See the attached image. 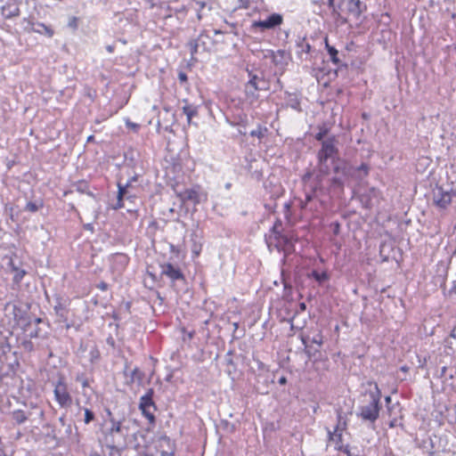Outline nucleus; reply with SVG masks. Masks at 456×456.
I'll return each mask as SVG.
<instances>
[{
	"label": "nucleus",
	"mask_w": 456,
	"mask_h": 456,
	"mask_svg": "<svg viewBox=\"0 0 456 456\" xmlns=\"http://www.w3.org/2000/svg\"><path fill=\"white\" fill-rule=\"evenodd\" d=\"M307 340H308V338H302V343L305 345V346H307Z\"/></svg>",
	"instance_id": "nucleus-46"
},
{
	"label": "nucleus",
	"mask_w": 456,
	"mask_h": 456,
	"mask_svg": "<svg viewBox=\"0 0 456 456\" xmlns=\"http://www.w3.org/2000/svg\"><path fill=\"white\" fill-rule=\"evenodd\" d=\"M249 79L246 86H248L249 88L253 87L254 89H267V83L263 78L256 75H253L251 72L248 73Z\"/></svg>",
	"instance_id": "nucleus-18"
},
{
	"label": "nucleus",
	"mask_w": 456,
	"mask_h": 456,
	"mask_svg": "<svg viewBox=\"0 0 456 456\" xmlns=\"http://www.w3.org/2000/svg\"><path fill=\"white\" fill-rule=\"evenodd\" d=\"M346 420L342 416L341 411H338V423L334 428V431H328L330 440H334L335 438H338V441H341L342 432L346 429Z\"/></svg>",
	"instance_id": "nucleus-15"
},
{
	"label": "nucleus",
	"mask_w": 456,
	"mask_h": 456,
	"mask_svg": "<svg viewBox=\"0 0 456 456\" xmlns=\"http://www.w3.org/2000/svg\"><path fill=\"white\" fill-rule=\"evenodd\" d=\"M268 132V129L266 127H263L261 126H258V127L255 130H252L250 132V135L254 137H257L258 139L264 138Z\"/></svg>",
	"instance_id": "nucleus-29"
},
{
	"label": "nucleus",
	"mask_w": 456,
	"mask_h": 456,
	"mask_svg": "<svg viewBox=\"0 0 456 456\" xmlns=\"http://www.w3.org/2000/svg\"><path fill=\"white\" fill-rule=\"evenodd\" d=\"M452 196H456V191H453V188L451 191H444L442 188H437L434 192V202L439 208H445L451 204Z\"/></svg>",
	"instance_id": "nucleus-12"
},
{
	"label": "nucleus",
	"mask_w": 456,
	"mask_h": 456,
	"mask_svg": "<svg viewBox=\"0 0 456 456\" xmlns=\"http://www.w3.org/2000/svg\"><path fill=\"white\" fill-rule=\"evenodd\" d=\"M343 182L338 177L327 179L322 188L319 187L318 178L314 177L309 189H305V200L297 199L298 207L302 215L310 214L312 217H318L323 210V201L320 196L327 193L332 187H342Z\"/></svg>",
	"instance_id": "nucleus-1"
},
{
	"label": "nucleus",
	"mask_w": 456,
	"mask_h": 456,
	"mask_svg": "<svg viewBox=\"0 0 456 456\" xmlns=\"http://www.w3.org/2000/svg\"><path fill=\"white\" fill-rule=\"evenodd\" d=\"M276 224L273 225L272 234L269 236L267 240L268 246L274 245L278 250H282L285 253H290L294 250V240L292 237L281 234L276 231Z\"/></svg>",
	"instance_id": "nucleus-7"
},
{
	"label": "nucleus",
	"mask_w": 456,
	"mask_h": 456,
	"mask_svg": "<svg viewBox=\"0 0 456 456\" xmlns=\"http://www.w3.org/2000/svg\"><path fill=\"white\" fill-rule=\"evenodd\" d=\"M450 336L456 338V326L452 330Z\"/></svg>",
	"instance_id": "nucleus-43"
},
{
	"label": "nucleus",
	"mask_w": 456,
	"mask_h": 456,
	"mask_svg": "<svg viewBox=\"0 0 456 456\" xmlns=\"http://www.w3.org/2000/svg\"><path fill=\"white\" fill-rule=\"evenodd\" d=\"M381 198L380 191L374 187L368 189L364 193L361 194L360 200L365 208H371L379 204Z\"/></svg>",
	"instance_id": "nucleus-11"
},
{
	"label": "nucleus",
	"mask_w": 456,
	"mask_h": 456,
	"mask_svg": "<svg viewBox=\"0 0 456 456\" xmlns=\"http://www.w3.org/2000/svg\"><path fill=\"white\" fill-rule=\"evenodd\" d=\"M335 142V138L331 137L322 141V148L318 152L319 169L314 176L318 178L319 181L318 188H322L324 182L327 179H330L329 177L330 167L327 165V160L330 159L333 160L338 154V149L336 148Z\"/></svg>",
	"instance_id": "nucleus-2"
},
{
	"label": "nucleus",
	"mask_w": 456,
	"mask_h": 456,
	"mask_svg": "<svg viewBox=\"0 0 456 456\" xmlns=\"http://www.w3.org/2000/svg\"><path fill=\"white\" fill-rule=\"evenodd\" d=\"M312 342L317 344L318 346L322 345V336L321 333H318L312 338Z\"/></svg>",
	"instance_id": "nucleus-35"
},
{
	"label": "nucleus",
	"mask_w": 456,
	"mask_h": 456,
	"mask_svg": "<svg viewBox=\"0 0 456 456\" xmlns=\"http://www.w3.org/2000/svg\"><path fill=\"white\" fill-rule=\"evenodd\" d=\"M326 134V131H320L318 134H316L315 135V139L317 141H324L323 138Z\"/></svg>",
	"instance_id": "nucleus-39"
},
{
	"label": "nucleus",
	"mask_w": 456,
	"mask_h": 456,
	"mask_svg": "<svg viewBox=\"0 0 456 456\" xmlns=\"http://www.w3.org/2000/svg\"><path fill=\"white\" fill-rule=\"evenodd\" d=\"M86 228H87V229H91V228H92L91 224H87V225H86Z\"/></svg>",
	"instance_id": "nucleus-55"
},
{
	"label": "nucleus",
	"mask_w": 456,
	"mask_h": 456,
	"mask_svg": "<svg viewBox=\"0 0 456 456\" xmlns=\"http://www.w3.org/2000/svg\"><path fill=\"white\" fill-rule=\"evenodd\" d=\"M9 308H12L14 321L17 323H20V322L23 319L22 310L17 305L8 303L5 306V309L7 310Z\"/></svg>",
	"instance_id": "nucleus-23"
},
{
	"label": "nucleus",
	"mask_w": 456,
	"mask_h": 456,
	"mask_svg": "<svg viewBox=\"0 0 456 456\" xmlns=\"http://www.w3.org/2000/svg\"><path fill=\"white\" fill-rule=\"evenodd\" d=\"M24 275H25V271H22V270L21 271H18L16 273V274L14 275V280L16 281H20L23 278Z\"/></svg>",
	"instance_id": "nucleus-37"
},
{
	"label": "nucleus",
	"mask_w": 456,
	"mask_h": 456,
	"mask_svg": "<svg viewBox=\"0 0 456 456\" xmlns=\"http://www.w3.org/2000/svg\"><path fill=\"white\" fill-rule=\"evenodd\" d=\"M183 102H184L183 112L186 115L188 124H191L192 118L198 116L199 108L196 105L189 103L187 100H183Z\"/></svg>",
	"instance_id": "nucleus-19"
},
{
	"label": "nucleus",
	"mask_w": 456,
	"mask_h": 456,
	"mask_svg": "<svg viewBox=\"0 0 456 456\" xmlns=\"http://www.w3.org/2000/svg\"><path fill=\"white\" fill-rule=\"evenodd\" d=\"M70 26H73V27H77V19L76 18H73V21L70 22L69 24Z\"/></svg>",
	"instance_id": "nucleus-45"
},
{
	"label": "nucleus",
	"mask_w": 456,
	"mask_h": 456,
	"mask_svg": "<svg viewBox=\"0 0 456 456\" xmlns=\"http://www.w3.org/2000/svg\"><path fill=\"white\" fill-rule=\"evenodd\" d=\"M201 248H202V246L201 244L200 243H197V242H193L192 246H191V253L194 256H199L200 252H201Z\"/></svg>",
	"instance_id": "nucleus-32"
},
{
	"label": "nucleus",
	"mask_w": 456,
	"mask_h": 456,
	"mask_svg": "<svg viewBox=\"0 0 456 456\" xmlns=\"http://www.w3.org/2000/svg\"><path fill=\"white\" fill-rule=\"evenodd\" d=\"M282 16L279 13H273L267 17L265 20L254 21L252 23V28H260L261 31L266 29H273L282 23Z\"/></svg>",
	"instance_id": "nucleus-10"
},
{
	"label": "nucleus",
	"mask_w": 456,
	"mask_h": 456,
	"mask_svg": "<svg viewBox=\"0 0 456 456\" xmlns=\"http://www.w3.org/2000/svg\"><path fill=\"white\" fill-rule=\"evenodd\" d=\"M260 90L261 89H254L253 87L249 88L248 86H245L246 101L250 105H253L257 102L259 97L257 92Z\"/></svg>",
	"instance_id": "nucleus-22"
},
{
	"label": "nucleus",
	"mask_w": 456,
	"mask_h": 456,
	"mask_svg": "<svg viewBox=\"0 0 456 456\" xmlns=\"http://www.w3.org/2000/svg\"><path fill=\"white\" fill-rule=\"evenodd\" d=\"M118 201L115 206L116 209L122 208L124 207L123 200L125 198L129 199V197L126 196L128 183H126V185H122L121 183H118Z\"/></svg>",
	"instance_id": "nucleus-21"
},
{
	"label": "nucleus",
	"mask_w": 456,
	"mask_h": 456,
	"mask_svg": "<svg viewBox=\"0 0 456 456\" xmlns=\"http://www.w3.org/2000/svg\"><path fill=\"white\" fill-rule=\"evenodd\" d=\"M452 188H453V191H456V178H455V181L452 182Z\"/></svg>",
	"instance_id": "nucleus-47"
},
{
	"label": "nucleus",
	"mask_w": 456,
	"mask_h": 456,
	"mask_svg": "<svg viewBox=\"0 0 456 456\" xmlns=\"http://www.w3.org/2000/svg\"><path fill=\"white\" fill-rule=\"evenodd\" d=\"M53 395L61 408H69L72 405L73 399L63 378H60L54 383Z\"/></svg>",
	"instance_id": "nucleus-8"
},
{
	"label": "nucleus",
	"mask_w": 456,
	"mask_h": 456,
	"mask_svg": "<svg viewBox=\"0 0 456 456\" xmlns=\"http://www.w3.org/2000/svg\"><path fill=\"white\" fill-rule=\"evenodd\" d=\"M305 50H306V52H308L310 50V45L308 44H306V45H305Z\"/></svg>",
	"instance_id": "nucleus-51"
},
{
	"label": "nucleus",
	"mask_w": 456,
	"mask_h": 456,
	"mask_svg": "<svg viewBox=\"0 0 456 456\" xmlns=\"http://www.w3.org/2000/svg\"><path fill=\"white\" fill-rule=\"evenodd\" d=\"M309 177V174L305 175L304 177H303V180L305 181V179Z\"/></svg>",
	"instance_id": "nucleus-53"
},
{
	"label": "nucleus",
	"mask_w": 456,
	"mask_h": 456,
	"mask_svg": "<svg viewBox=\"0 0 456 456\" xmlns=\"http://www.w3.org/2000/svg\"><path fill=\"white\" fill-rule=\"evenodd\" d=\"M41 322V319H37V322Z\"/></svg>",
	"instance_id": "nucleus-56"
},
{
	"label": "nucleus",
	"mask_w": 456,
	"mask_h": 456,
	"mask_svg": "<svg viewBox=\"0 0 456 456\" xmlns=\"http://www.w3.org/2000/svg\"><path fill=\"white\" fill-rule=\"evenodd\" d=\"M179 197L182 201H190L195 205L207 200V193H205L200 186L184 190L179 193Z\"/></svg>",
	"instance_id": "nucleus-9"
},
{
	"label": "nucleus",
	"mask_w": 456,
	"mask_h": 456,
	"mask_svg": "<svg viewBox=\"0 0 456 456\" xmlns=\"http://www.w3.org/2000/svg\"><path fill=\"white\" fill-rule=\"evenodd\" d=\"M97 288L100 289L101 290H107L108 289V284L104 281H102L100 282L98 285H97Z\"/></svg>",
	"instance_id": "nucleus-40"
},
{
	"label": "nucleus",
	"mask_w": 456,
	"mask_h": 456,
	"mask_svg": "<svg viewBox=\"0 0 456 456\" xmlns=\"http://www.w3.org/2000/svg\"><path fill=\"white\" fill-rule=\"evenodd\" d=\"M32 30L40 34L45 33L50 37L53 36V30L42 22H37L36 28H33Z\"/></svg>",
	"instance_id": "nucleus-24"
},
{
	"label": "nucleus",
	"mask_w": 456,
	"mask_h": 456,
	"mask_svg": "<svg viewBox=\"0 0 456 456\" xmlns=\"http://www.w3.org/2000/svg\"><path fill=\"white\" fill-rule=\"evenodd\" d=\"M428 456H432V454L428 455Z\"/></svg>",
	"instance_id": "nucleus-57"
},
{
	"label": "nucleus",
	"mask_w": 456,
	"mask_h": 456,
	"mask_svg": "<svg viewBox=\"0 0 456 456\" xmlns=\"http://www.w3.org/2000/svg\"><path fill=\"white\" fill-rule=\"evenodd\" d=\"M126 125L128 128H131V129H134V130H137L139 128V125L138 124H135V123H133L132 121H130L129 119H127L126 121Z\"/></svg>",
	"instance_id": "nucleus-36"
},
{
	"label": "nucleus",
	"mask_w": 456,
	"mask_h": 456,
	"mask_svg": "<svg viewBox=\"0 0 456 456\" xmlns=\"http://www.w3.org/2000/svg\"><path fill=\"white\" fill-rule=\"evenodd\" d=\"M59 420H60L61 423H63V422H64V418H63V417H61V418H60V419H59Z\"/></svg>",
	"instance_id": "nucleus-54"
},
{
	"label": "nucleus",
	"mask_w": 456,
	"mask_h": 456,
	"mask_svg": "<svg viewBox=\"0 0 456 456\" xmlns=\"http://www.w3.org/2000/svg\"><path fill=\"white\" fill-rule=\"evenodd\" d=\"M157 447L159 450L161 456H174L175 444L167 436L159 437L157 440Z\"/></svg>",
	"instance_id": "nucleus-13"
},
{
	"label": "nucleus",
	"mask_w": 456,
	"mask_h": 456,
	"mask_svg": "<svg viewBox=\"0 0 456 456\" xmlns=\"http://www.w3.org/2000/svg\"><path fill=\"white\" fill-rule=\"evenodd\" d=\"M375 392L370 393V402L359 407V411L357 416L360 417L364 421H370L374 423L379 416L380 411V391L379 389L378 385H375Z\"/></svg>",
	"instance_id": "nucleus-4"
},
{
	"label": "nucleus",
	"mask_w": 456,
	"mask_h": 456,
	"mask_svg": "<svg viewBox=\"0 0 456 456\" xmlns=\"http://www.w3.org/2000/svg\"><path fill=\"white\" fill-rule=\"evenodd\" d=\"M316 3H325V0H314ZM327 4L330 3V0H326Z\"/></svg>",
	"instance_id": "nucleus-48"
},
{
	"label": "nucleus",
	"mask_w": 456,
	"mask_h": 456,
	"mask_svg": "<svg viewBox=\"0 0 456 456\" xmlns=\"http://www.w3.org/2000/svg\"><path fill=\"white\" fill-rule=\"evenodd\" d=\"M390 401H391L390 396H387V397H386V402H387V403H389Z\"/></svg>",
	"instance_id": "nucleus-52"
},
{
	"label": "nucleus",
	"mask_w": 456,
	"mask_h": 456,
	"mask_svg": "<svg viewBox=\"0 0 456 456\" xmlns=\"http://www.w3.org/2000/svg\"><path fill=\"white\" fill-rule=\"evenodd\" d=\"M325 45H326V49L330 56L331 61L335 64H338L339 63V59L338 57V52L336 50L335 47L329 45L327 38L325 39Z\"/></svg>",
	"instance_id": "nucleus-25"
},
{
	"label": "nucleus",
	"mask_w": 456,
	"mask_h": 456,
	"mask_svg": "<svg viewBox=\"0 0 456 456\" xmlns=\"http://www.w3.org/2000/svg\"><path fill=\"white\" fill-rule=\"evenodd\" d=\"M44 411L37 407L32 406L29 411L15 410L11 412L12 419L17 425H21L27 420L36 421L37 419L42 420L44 419Z\"/></svg>",
	"instance_id": "nucleus-6"
},
{
	"label": "nucleus",
	"mask_w": 456,
	"mask_h": 456,
	"mask_svg": "<svg viewBox=\"0 0 456 456\" xmlns=\"http://www.w3.org/2000/svg\"><path fill=\"white\" fill-rule=\"evenodd\" d=\"M247 115L246 114H242V115H240L238 117V120L237 121H232L231 122V125L232 126H236V125H242V126H245L246 123H247Z\"/></svg>",
	"instance_id": "nucleus-33"
},
{
	"label": "nucleus",
	"mask_w": 456,
	"mask_h": 456,
	"mask_svg": "<svg viewBox=\"0 0 456 456\" xmlns=\"http://www.w3.org/2000/svg\"><path fill=\"white\" fill-rule=\"evenodd\" d=\"M328 6L338 18H345L346 15L358 18L362 12L360 0H330Z\"/></svg>",
	"instance_id": "nucleus-3"
},
{
	"label": "nucleus",
	"mask_w": 456,
	"mask_h": 456,
	"mask_svg": "<svg viewBox=\"0 0 456 456\" xmlns=\"http://www.w3.org/2000/svg\"><path fill=\"white\" fill-rule=\"evenodd\" d=\"M43 208V202L42 201H39V202L29 201V202L27 203V205L25 207V210L28 211V212H31V213H35L37 210H39L40 208Z\"/></svg>",
	"instance_id": "nucleus-27"
},
{
	"label": "nucleus",
	"mask_w": 456,
	"mask_h": 456,
	"mask_svg": "<svg viewBox=\"0 0 456 456\" xmlns=\"http://www.w3.org/2000/svg\"><path fill=\"white\" fill-rule=\"evenodd\" d=\"M106 49H107V51H108L109 53H113V52H114V46H113V45H108V46L106 47Z\"/></svg>",
	"instance_id": "nucleus-44"
},
{
	"label": "nucleus",
	"mask_w": 456,
	"mask_h": 456,
	"mask_svg": "<svg viewBox=\"0 0 456 456\" xmlns=\"http://www.w3.org/2000/svg\"><path fill=\"white\" fill-rule=\"evenodd\" d=\"M313 276L318 281H324V280H326L328 278L327 274L325 273H318L316 271L313 272Z\"/></svg>",
	"instance_id": "nucleus-34"
},
{
	"label": "nucleus",
	"mask_w": 456,
	"mask_h": 456,
	"mask_svg": "<svg viewBox=\"0 0 456 456\" xmlns=\"http://www.w3.org/2000/svg\"><path fill=\"white\" fill-rule=\"evenodd\" d=\"M142 412V414L149 419L151 423H153L155 420L154 412L156 411V406L154 405V408H141L140 409Z\"/></svg>",
	"instance_id": "nucleus-28"
},
{
	"label": "nucleus",
	"mask_w": 456,
	"mask_h": 456,
	"mask_svg": "<svg viewBox=\"0 0 456 456\" xmlns=\"http://www.w3.org/2000/svg\"><path fill=\"white\" fill-rule=\"evenodd\" d=\"M395 426V420H393L389 423L390 428H394Z\"/></svg>",
	"instance_id": "nucleus-49"
},
{
	"label": "nucleus",
	"mask_w": 456,
	"mask_h": 456,
	"mask_svg": "<svg viewBox=\"0 0 456 456\" xmlns=\"http://www.w3.org/2000/svg\"><path fill=\"white\" fill-rule=\"evenodd\" d=\"M287 383V379L285 377H281L279 379V384L280 385H285Z\"/></svg>",
	"instance_id": "nucleus-42"
},
{
	"label": "nucleus",
	"mask_w": 456,
	"mask_h": 456,
	"mask_svg": "<svg viewBox=\"0 0 456 456\" xmlns=\"http://www.w3.org/2000/svg\"><path fill=\"white\" fill-rule=\"evenodd\" d=\"M143 377L144 374L138 368H134L131 372L129 382L134 383L137 381L138 383H141L143 379Z\"/></svg>",
	"instance_id": "nucleus-26"
},
{
	"label": "nucleus",
	"mask_w": 456,
	"mask_h": 456,
	"mask_svg": "<svg viewBox=\"0 0 456 456\" xmlns=\"http://www.w3.org/2000/svg\"><path fill=\"white\" fill-rule=\"evenodd\" d=\"M76 381L80 382L84 389L90 387V380L83 373L77 374Z\"/></svg>",
	"instance_id": "nucleus-30"
},
{
	"label": "nucleus",
	"mask_w": 456,
	"mask_h": 456,
	"mask_svg": "<svg viewBox=\"0 0 456 456\" xmlns=\"http://www.w3.org/2000/svg\"><path fill=\"white\" fill-rule=\"evenodd\" d=\"M153 390L151 388L147 393L140 398L139 408H154V402L152 400Z\"/></svg>",
	"instance_id": "nucleus-20"
},
{
	"label": "nucleus",
	"mask_w": 456,
	"mask_h": 456,
	"mask_svg": "<svg viewBox=\"0 0 456 456\" xmlns=\"http://www.w3.org/2000/svg\"><path fill=\"white\" fill-rule=\"evenodd\" d=\"M1 13L5 19H12L20 15L19 4L16 1H8L1 7Z\"/></svg>",
	"instance_id": "nucleus-16"
},
{
	"label": "nucleus",
	"mask_w": 456,
	"mask_h": 456,
	"mask_svg": "<svg viewBox=\"0 0 456 456\" xmlns=\"http://www.w3.org/2000/svg\"><path fill=\"white\" fill-rule=\"evenodd\" d=\"M160 267H161V274L166 275L172 281L184 279V276H183L182 271L178 267L174 266L170 263L163 264V265H161Z\"/></svg>",
	"instance_id": "nucleus-14"
},
{
	"label": "nucleus",
	"mask_w": 456,
	"mask_h": 456,
	"mask_svg": "<svg viewBox=\"0 0 456 456\" xmlns=\"http://www.w3.org/2000/svg\"><path fill=\"white\" fill-rule=\"evenodd\" d=\"M178 79L181 83L187 82V75L184 72H179Z\"/></svg>",
	"instance_id": "nucleus-38"
},
{
	"label": "nucleus",
	"mask_w": 456,
	"mask_h": 456,
	"mask_svg": "<svg viewBox=\"0 0 456 456\" xmlns=\"http://www.w3.org/2000/svg\"><path fill=\"white\" fill-rule=\"evenodd\" d=\"M300 309H301V310H305V303H301V304H300Z\"/></svg>",
	"instance_id": "nucleus-50"
},
{
	"label": "nucleus",
	"mask_w": 456,
	"mask_h": 456,
	"mask_svg": "<svg viewBox=\"0 0 456 456\" xmlns=\"http://www.w3.org/2000/svg\"><path fill=\"white\" fill-rule=\"evenodd\" d=\"M334 170L336 173H341L346 178L361 181L368 175L370 167L365 163L355 167L348 162H343L340 166L336 165Z\"/></svg>",
	"instance_id": "nucleus-5"
},
{
	"label": "nucleus",
	"mask_w": 456,
	"mask_h": 456,
	"mask_svg": "<svg viewBox=\"0 0 456 456\" xmlns=\"http://www.w3.org/2000/svg\"><path fill=\"white\" fill-rule=\"evenodd\" d=\"M0 456H4V446L1 436H0Z\"/></svg>",
	"instance_id": "nucleus-41"
},
{
	"label": "nucleus",
	"mask_w": 456,
	"mask_h": 456,
	"mask_svg": "<svg viewBox=\"0 0 456 456\" xmlns=\"http://www.w3.org/2000/svg\"><path fill=\"white\" fill-rule=\"evenodd\" d=\"M84 411H85V419H84V422L85 424H89L90 422H92L95 416H94V413L88 408H84Z\"/></svg>",
	"instance_id": "nucleus-31"
},
{
	"label": "nucleus",
	"mask_w": 456,
	"mask_h": 456,
	"mask_svg": "<svg viewBox=\"0 0 456 456\" xmlns=\"http://www.w3.org/2000/svg\"><path fill=\"white\" fill-rule=\"evenodd\" d=\"M108 416H109V421H110V427L107 429V438L109 436L113 438L115 434L121 433L122 422H121V420L116 419L110 411H108ZM111 443L114 444L113 439H111Z\"/></svg>",
	"instance_id": "nucleus-17"
}]
</instances>
